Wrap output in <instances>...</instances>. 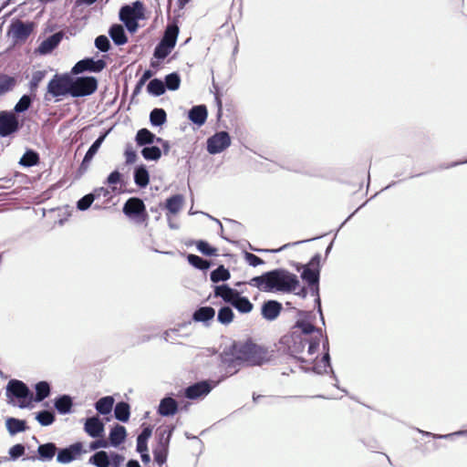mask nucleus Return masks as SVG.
<instances>
[{"label":"nucleus","instance_id":"f257e3e1","mask_svg":"<svg viewBox=\"0 0 467 467\" xmlns=\"http://www.w3.org/2000/svg\"><path fill=\"white\" fill-rule=\"evenodd\" d=\"M221 362L227 369L234 368L230 375L236 374L241 367H260L275 358L274 350L269 351L252 338L233 340L223 348L219 355Z\"/></svg>","mask_w":467,"mask_h":467},{"label":"nucleus","instance_id":"f03ea898","mask_svg":"<svg viewBox=\"0 0 467 467\" xmlns=\"http://www.w3.org/2000/svg\"><path fill=\"white\" fill-rule=\"evenodd\" d=\"M248 285L265 293H294L300 285L298 276L285 268L279 267L252 277Z\"/></svg>","mask_w":467,"mask_h":467},{"label":"nucleus","instance_id":"7ed1b4c3","mask_svg":"<svg viewBox=\"0 0 467 467\" xmlns=\"http://www.w3.org/2000/svg\"><path fill=\"white\" fill-rule=\"evenodd\" d=\"M306 338L303 337L301 334L293 331L290 334L284 335L275 345L276 351L281 356H287L297 360L300 363H307L305 358L298 357L297 354L305 350Z\"/></svg>","mask_w":467,"mask_h":467},{"label":"nucleus","instance_id":"20e7f679","mask_svg":"<svg viewBox=\"0 0 467 467\" xmlns=\"http://www.w3.org/2000/svg\"><path fill=\"white\" fill-rule=\"evenodd\" d=\"M99 80L94 76H78L70 72V97L74 99L90 96L96 92Z\"/></svg>","mask_w":467,"mask_h":467},{"label":"nucleus","instance_id":"39448f33","mask_svg":"<svg viewBox=\"0 0 467 467\" xmlns=\"http://www.w3.org/2000/svg\"><path fill=\"white\" fill-rule=\"evenodd\" d=\"M5 395L10 401L14 399L19 400L17 407L20 409L32 407L33 392L22 380L16 379H10L5 387Z\"/></svg>","mask_w":467,"mask_h":467},{"label":"nucleus","instance_id":"423d86ee","mask_svg":"<svg viewBox=\"0 0 467 467\" xmlns=\"http://www.w3.org/2000/svg\"><path fill=\"white\" fill-rule=\"evenodd\" d=\"M228 375H223L216 381L202 379L196 381L188 387L181 389L178 396H183L190 400H196L205 398L216 386L223 382Z\"/></svg>","mask_w":467,"mask_h":467},{"label":"nucleus","instance_id":"0eeeda50","mask_svg":"<svg viewBox=\"0 0 467 467\" xmlns=\"http://www.w3.org/2000/svg\"><path fill=\"white\" fill-rule=\"evenodd\" d=\"M47 94L59 101V98L70 96V72L56 73L48 81L45 99L47 100Z\"/></svg>","mask_w":467,"mask_h":467},{"label":"nucleus","instance_id":"6e6552de","mask_svg":"<svg viewBox=\"0 0 467 467\" xmlns=\"http://www.w3.org/2000/svg\"><path fill=\"white\" fill-rule=\"evenodd\" d=\"M124 461L125 456L121 453L100 450L89 457L88 463L95 467H121Z\"/></svg>","mask_w":467,"mask_h":467},{"label":"nucleus","instance_id":"1a4fd4ad","mask_svg":"<svg viewBox=\"0 0 467 467\" xmlns=\"http://www.w3.org/2000/svg\"><path fill=\"white\" fill-rule=\"evenodd\" d=\"M122 213L137 223L148 221L149 214L144 202L140 197H130L123 204Z\"/></svg>","mask_w":467,"mask_h":467},{"label":"nucleus","instance_id":"9d476101","mask_svg":"<svg viewBox=\"0 0 467 467\" xmlns=\"http://www.w3.org/2000/svg\"><path fill=\"white\" fill-rule=\"evenodd\" d=\"M36 24L32 21H21L14 18L7 29V35L12 36L15 44L24 43L32 34Z\"/></svg>","mask_w":467,"mask_h":467},{"label":"nucleus","instance_id":"9b49d317","mask_svg":"<svg viewBox=\"0 0 467 467\" xmlns=\"http://www.w3.org/2000/svg\"><path fill=\"white\" fill-rule=\"evenodd\" d=\"M321 254L316 253L309 260V266L301 271L300 278L305 285L320 284Z\"/></svg>","mask_w":467,"mask_h":467},{"label":"nucleus","instance_id":"f8f14e48","mask_svg":"<svg viewBox=\"0 0 467 467\" xmlns=\"http://www.w3.org/2000/svg\"><path fill=\"white\" fill-rule=\"evenodd\" d=\"M107 67L104 58L96 59L93 57H86L78 61L71 68V73L79 75L84 72L100 73Z\"/></svg>","mask_w":467,"mask_h":467},{"label":"nucleus","instance_id":"ddd939ff","mask_svg":"<svg viewBox=\"0 0 467 467\" xmlns=\"http://www.w3.org/2000/svg\"><path fill=\"white\" fill-rule=\"evenodd\" d=\"M231 142V136L227 131H216L207 139L206 150L211 155H216L229 148Z\"/></svg>","mask_w":467,"mask_h":467},{"label":"nucleus","instance_id":"4468645a","mask_svg":"<svg viewBox=\"0 0 467 467\" xmlns=\"http://www.w3.org/2000/svg\"><path fill=\"white\" fill-rule=\"evenodd\" d=\"M87 451L82 441H76L66 447L57 448V462L61 464H67L78 459Z\"/></svg>","mask_w":467,"mask_h":467},{"label":"nucleus","instance_id":"2eb2a0df","mask_svg":"<svg viewBox=\"0 0 467 467\" xmlns=\"http://www.w3.org/2000/svg\"><path fill=\"white\" fill-rule=\"evenodd\" d=\"M21 124L12 111H0V137L5 138L19 131Z\"/></svg>","mask_w":467,"mask_h":467},{"label":"nucleus","instance_id":"dca6fc26","mask_svg":"<svg viewBox=\"0 0 467 467\" xmlns=\"http://www.w3.org/2000/svg\"><path fill=\"white\" fill-rule=\"evenodd\" d=\"M145 7L144 4L136 0L131 4H124L119 10V18L122 23L135 19L144 18Z\"/></svg>","mask_w":467,"mask_h":467},{"label":"nucleus","instance_id":"f3484780","mask_svg":"<svg viewBox=\"0 0 467 467\" xmlns=\"http://www.w3.org/2000/svg\"><path fill=\"white\" fill-rule=\"evenodd\" d=\"M57 452V446L55 442L48 441L45 443H39L36 451L32 455H28L23 458V461H40V462H50L53 460Z\"/></svg>","mask_w":467,"mask_h":467},{"label":"nucleus","instance_id":"a211bd4d","mask_svg":"<svg viewBox=\"0 0 467 467\" xmlns=\"http://www.w3.org/2000/svg\"><path fill=\"white\" fill-rule=\"evenodd\" d=\"M84 431L91 438L98 439L105 433V421L98 415L87 417L82 420Z\"/></svg>","mask_w":467,"mask_h":467},{"label":"nucleus","instance_id":"6ab92c4d","mask_svg":"<svg viewBox=\"0 0 467 467\" xmlns=\"http://www.w3.org/2000/svg\"><path fill=\"white\" fill-rule=\"evenodd\" d=\"M180 411V403L174 399L172 392L165 394L160 400L157 413L161 417H172Z\"/></svg>","mask_w":467,"mask_h":467},{"label":"nucleus","instance_id":"aec40b11","mask_svg":"<svg viewBox=\"0 0 467 467\" xmlns=\"http://www.w3.org/2000/svg\"><path fill=\"white\" fill-rule=\"evenodd\" d=\"M66 33L63 30L57 31L46 37L37 47L36 52L40 55L51 54L63 40Z\"/></svg>","mask_w":467,"mask_h":467},{"label":"nucleus","instance_id":"412c9836","mask_svg":"<svg viewBox=\"0 0 467 467\" xmlns=\"http://www.w3.org/2000/svg\"><path fill=\"white\" fill-rule=\"evenodd\" d=\"M282 310V303L275 299L265 300L261 306V315L263 318L267 321L275 320L279 317Z\"/></svg>","mask_w":467,"mask_h":467},{"label":"nucleus","instance_id":"4be33fe9","mask_svg":"<svg viewBox=\"0 0 467 467\" xmlns=\"http://www.w3.org/2000/svg\"><path fill=\"white\" fill-rule=\"evenodd\" d=\"M127 430L123 425L114 423L109 430V447L119 448L127 439Z\"/></svg>","mask_w":467,"mask_h":467},{"label":"nucleus","instance_id":"5701e85b","mask_svg":"<svg viewBox=\"0 0 467 467\" xmlns=\"http://www.w3.org/2000/svg\"><path fill=\"white\" fill-rule=\"evenodd\" d=\"M53 405L58 414H70L73 412L74 400L69 394H59L53 400Z\"/></svg>","mask_w":467,"mask_h":467},{"label":"nucleus","instance_id":"b1692460","mask_svg":"<svg viewBox=\"0 0 467 467\" xmlns=\"http://www.w3.org/2000/svg\"><path fill=\"white\" fill-rule=\"evenodd\" d=\"M215 317V309L210 306H198L192 315V321L209 327Z\"/></svg>","mask_w":467,"mask_h":467},{"label":"nucleus","instance_id":"393cba45","mask_svg":"<svg viewBox=\"0 0 467 467\" xmlns=\"http://www.w3.org/2000/svg\"><path fill=\"white\" fill-rule=\"evenodd\" d=\"M187 117L189 120L198 128L204 125L208 117V109L206 105L200 104L192 106L189 110Z\"/></svg>","mask_w":467,"mask_h":467},{"label":"nucleus","instance_id":"a878e982","mask_svg":"<svg viewBox=\"0 0 467 467\" xmlns=\"http://www.w3.org/2000/svg\"><path fill=\"white\" fill-rule=\"evenodd\" d=\"M176 429L175 425L160 426L156 430L155 447L169 448L171 437Z\"/></svg>","mask_w":467,"mask_h":467},{"label":"nucleus","instance_id":"bb28decb","mask_svg":"<svg viewBox=\"0 0 467 467\" xmlns=\"http://www.w3.org/2000/svg\"><path fill=\"white\" fill-rule=\"evenodd\" d=\"M184 203V196L181 193L172 194L165 200L162 208L167 211L166 216L174 215L180 213Z\"/></svg>","mask_w":467,"mask_h":467},{"label":"nucleus","instance_id":"cd10ccee","mask_svg":"<svg viewBox=\"0 0 467 467\" xmlns=\"http://www.w3.org/2000/svg\"><path fill=\"white\" fill-rule=\"evenodd\" d=\"M179 33L180 27L178 26V22L176 20L169 22L164 29V32L160 41L163 42L164 44H168L172 47H175Z\"/></svg>","mask_w":467,"mask_h":467},{"label":"nucleus","instance_id":"c85d7f7f","mask_svg":"<svg viewBox=\"0 0 467 467\" xmlns=\"http://www.w3.org/2000/svg\"><path fill=\"white\" fill-rule=\"evenodd\" d=\"M238 293L239 291L237 289L231 287L228 284L215 285L213 286V296L222 298L228 304L238 296Z\"/></svg>","mask_w":467,"mask_h":467},{"label":"nucleus","instance_id":"c756f323","mask_svg":"<svg viewBox=\"0 0 467 467\" xmlns=\"http://www.w3.org/2000/svg\"><path fill=\"white\" fill-rule=\"evenodd\" d=\"M150 172L143 163L136 165L133 169V180L135 184L141 189L146 188L150 183Z\"/></svg>","mask_w":467,"mask_h":467},{"label":"nucleus","instance_id":"7c9ffc66","mask_svg":"<svg viewBox=\"0 0 467 467\" xmlns=\"http://www.w3.org/2000/svg\"><path fill=\"white\" fill-rule=\"evenodd\" d=\"M108 33L113 43L118 47L125 45L129 40L125 28L120 24H112Z\"/></svg>","mask_w":467,"mask_h":467},{"label":"nucleus","instance_id":"2f4dec72","mask_svg":"<svg viewBox=\"0 0 467 467\" xmlns=\"http://www.w3.org/2000/svg\"><path fill=\"white\" fill-rule=\"evenodd\" d=\"M160 137L156 136L152 131L147 128L140 129L135 135V142L139 147H145L157 143Z\"/></svg>","mask_w":467,"mask_h":467},{"label":"nucleus","instance_id":"473e14b6","mask_svg":"<svg viewBox=\"0 0 467 467\" xmlns=\"http://www.w3.org/2000/svg\"><path fill=\"white\" fill-rule=\"evenodd\" d=\"M115 399L113 396H104L99 398L94 404V408L98 414L109 416L113 410Z\"/></svg>","mask_w":467,"mask_h":467},{"label":"nucleus","instance_id":"72a5a7b5","mask_svg":"<svg viewBox=\"0 0 467 467\" xmlns=\"http://www.w3.org/2000/svg\"><path fill=\"white\" fill-rule=\"evenodd\" d=\"M5 428L11 436L24 432L28 429L26 420H21L15 417H7L5 419Z\"/></svg>","mask_w":467,"mask_h":467},{"label":"nucleus","instance_id":"f704fd0d","mask_svg":"<svg viewBox=\"0 0 467 467\" xmlns=\"http://www.w3.org/2000/svg\"><path fill=\"white\" fill-rule=\"evenodd\" d=\"M99 148L94 145L93 143L89 146L87 152L84 155V158L76 172L75 178L79 179L81 178L84 173L88 171L90 162L92 161L93 158L99 151Z\"/></svg>","mask_w":467,"mask_h":467},{"label":"nucleus","instance_id":"c9c22d12","mask_svg":"<svg viewBox=\"0 0 467 467\" xmlns=\"http://www.w3.org/2000/svg\"><path fill=\"white\" fill-rule=\"evenodd\" d=\"M35 396L33 401L41 402L51 395V384L47 380H40L34 385Z\"/></svg>","mask_w":467,"mask_h":467},{"label":"nucleus","instance_id":"e433bc0d","mask_svg":"<svg viewBox=\"0 0 467 467\" xmlns=\"http://www.w3.org/2000/svg\"><path fill=\"white\" fill-rule=\"evenodd\" d=\"M230 305L241 314H248L252 312L254 308V305L249 298L242 296L240 292L238 293V296L233 299Z\"/></svg>","mask_w":467,"mask_h":467},{"label":"nucleus","instance_id":"4c0bfd02","mask_svg":"<svg viewBox=\"0 0 467 467\" xmlns=\"http://www.w3.org/2000/svg\"><path fill=\"white\" fill-rule=\"evenodd\" d=\"M114 418L123 423L130 418V405L126 401H119L113 407Z\"/></svg>","mask_w":467,"mask_h":467},{"label":"nucleus","instance_id":"58836bf2","mask_svg":"<svg viewBox=\"0 0 467 467\" xmlns=\"http://www.w3.org/2000/svg\"><path fill=\"white\" fill-rule=\"evenodd\" d=\"M186 259L190 265L197 270L202 271L203 273H206L211 266L213 265L212 261H208L194 254H187Z\"/></svg>","mask_w":467,"mask_h":467},{"label":"nucleus","instance_id":"ea45409f","mask_svg":"<svg viewBox=\"0 0 467 467\" xmlns=\"http://www.w3.org/2000/svg\"><path fill=\"white\" fill-rule=\"evenodd\" d=\"M293 328H296L300 331L299 334L303 336H310L314 333L319 335V337H323V330L320 327H317L314 324H310L306 322L300 318H297Z\"/></svg>","mask_w":467,"mask_h":467},{"label":"nucleus","instance_id":"a19ab883","mask_svg":"<svg viewBox=\"0 0 467 467\" xmlns=\"http://www.w3.org/2000/svg\"><path fill=\"white\" fill-rule=\"evenodd\" d=\"M39 161V153L36 150L33 149H26L20 158L18 164L25 168H30L37 165Z\"/></svg>","mask_w":467,"mask_h":467},{"label":"nucleus","instance_id":"79ce46f5","mask_svg":"<svg viewBox=\"0 0 467 467\" xmlns=\"http://www.w3.org/2000/svg\"><path fill=\"white\" fill-rule=\"evenodd\" d=\"M146 90L152 97H161L166 92L163 80L159 78H151L147 84Z\"/></svg>","mask_w":467,"mask_h":467},{"label":"nucleus","instance_id":"37998d69","mask_svg":"<svg viewBox=\"0 0 467 467\" xmlns=\"http://www.w3.org/2000/svg\"><path fill=\"white\" fill-rule=\"evenodd\" d=\"M150 123L152 127H162L167 122V113L162 108H154L150 112Z\"/></svg>","mask_w":467,"mask_h":467},{"label":"nucleus","instance_id":"c03bdc74","mask_svg":"<svg viewBox=\"0 0 467 467\" xmlns=\"http://www.w3.org/2000/svg\"><path fill=\"white\" fill-rule=\"evenodd\" d=\"M36 99V94L26 93L21 96L14 107V112L17 114L26 112L32 106Z\"/></svg>","mask_w":467,"mask_h":467},{"label":"nucleus","instance_id":"a18cd8bd","mask_svg":"<svg viewBox=\"0 0 467 467\" xmlns=\"http://www.w3.org/2000/svg\"><path fill=\"white\" fill-rule=\"evenodd\" d=\"M140 154L148 161H157L162 155L161 149L158 145H148L142 147Z\"/></svg>","mask_w":467,"mask_h":467},{"label":"nucleus","instance_id":"49530a36","mask_svg":"<svg viewBox=\"0 0 467 467\" xmlns=\"http://www.w3.org/2000/svg\"><path fill=\"white\" fill-rule=\"evenodd\" d=\"M230 278V271L223 265H219L215 269L212 270L210 273V280L213 284H218L219 282H225Z\"/></svg>","mask_w":467,"mask_h":467},{"label":"nucleus","instance_id":"de8ad7c7","mask_svg":"<svg viewBox=\"0 0 467 467\" xmlns=\"http://www.w3.org/2000/svg\"><path fill=\"white\" fill-rule=\"evenodd\" d=\"M16 84V77L0 72V97L12 91Z\"/></svg>","mask_w":467,"mask_h":467},{"label":"nucleus","instance_id":"09e8293b","mask_svg":"<svg viewBox=\"0 0 467 467\" xmlns=\"http://www.w3.org/2000/svg\"><path fill=\"white\" fill-rule=\"evenodd\" d=\"M194 244L198 252L202 254L209 257H216L218 256V249L213 246L208 241L200 239L194 241Z\"/></svg>","mask_w":467,"mask_h":467},{"label":"nucleus","instance_id":"8fccbe9b","mask_svg":"<svg viewBox=\"0 0 467 467\" xmlns=\"http://www.w3.org/2000/svg\"><path fill=\"white\" fill-rule=\"evenodd\" d=\"M164 88L170 91H176L180 88L182 78L181 75L177 71L167 74L163 79Z\"/></svg>","mask_w":467,"mask_h":467},{"label":"nucleus","instance_id":"3c124183","mask_svg":"<svg viewBox=\"0 0 467 467\" xmlns=\"http://www.w3.org/2000/svg\"><path fill=\"white\" fill-rule=\"evenodd\" d=\"M35 420L42 426L52 425L56 420V414L51 410H42L35 414Z\"/></svg>","mask_w":467,"mask_h":467},{"label":"nucleus","instance_id":"603ef678","mask_svg":"<svg viewBox=\"0 0 467 467\" xmlns=\"http://www.w3.org/2000/svg\"><path fill=\"white\" fill-rule=\"evenodd\" d=\"M155 72L151 69H145L137 81L131 94V101L141 92L142 88L145 86L147 81H150Z\"/></svg>","mask_w":467,"mask_h":467},{"label":"nucleus","instance_id":"864d4df0","mask_svg":"<svg viewBox=\"0 0 467 467\" xmlns=\"http://www.w3.org/2000/svg\"><path fill=\"white\" fill-rule=\"evenodd\" d=\"M311 363L313 366L311 367H303L301 366L300 368L306 372H313L317 375H325L328 373V368L331 367V364L329 366H327L325 363L321 362V359L317 361V358H314Z\"/></svg>","mask_w":467,"mask_h":467},{"label":"nucleus","instance_id":"5fc2aeb1","mask_svg":"<svg viewBox=\"0 0 467 467\" xmlns=\"http://www.w3.org/2000/svg\"><path fill=\"white\" fill-rule=\"evenodd\" d=\"M234 313L232 306H223L219 308L217 313V321L224 326H228L234 320Z\"/></svg>","mask_w":467,"mask_h":467},{"label":"nucleus","instance_id":"6e6d98bb","mask_svg":"<svg viewBox=\"0 0 467 467\" xmlns=\"http://www.w3.org/2000/svg\"><path fill=\"white\" fill-rule=\"evenodd\" d=\"M173 48L171 46L159 41L153 50V58L158 61H163L171 53Z\"/></svg>","mask_w":467,"mask_h":467},{"label":"nucleus","instance_id":"4d7b16f0","mask_svg":"<svg viewBox=\"0 0 467 467\" xmlns=\"http://www.w3.org/2000/svg\"><path fill=\"white\" fill-rule=\"evenodd\" d=\"M323 235H319V236H316V237H313V238H308V239H306V240H301V241H296V242H293V243H287L284 245H282L281 247L277 248V249H260L258 248L257 250H255V252L257 253H273V254H275V253H279L281 251H284L289 247H292V246H296V245H299L301 244H305V243H308V242H311V241H315V240H317V239H320L322 238Z\"/></svg>","mask_w":467,"mask_h":467},{"label":"nucleus","instance_id":"13d9d810","mask_svg":"<svg viewBox=\"0 0 467 467\" xmlns=\"http://www.w3.org/2000/svg\"><path fill=\"white\" fill-rule=\"evenodd\" d=\"M47 75L46 70H36L33 72L32 78L28 83V88L31 94H35L37 90L39 84L42 82V80L45 78Z\"/></svg>","mask_w":467,"mask_h":467},{"label":"nucleus","instance_id":"bf43d9fd","mask_svg":"<svg viewBox=\"0 0 467 467\" xmlns=\"http://www.w3.org/2000/svg\"><path fill=\"white\" fill-rule=\"evenodd\" d=\"M152 453L154 462L161 466L167 462L169 448L153 447Z\"/></svg>","mask_w":467,"mask_h":467},{"label":"nucleus","instance_id":"052dcab7","mask_svg":"<svg viewBox=\"0 0 467 467\" xmlns=\"http://www.w3.org/2000/svg\"><path fill=\"white\" fill-rule=\"evenodd\" d=\"M26 445L24 443H16L9 448L8 459L9 461H17L19 458L25 455Z\"/></svg>","mask_w":467,"mask_h":467},{"label":"nucleus","instance_id":"680f3d73","mask_svg":"<svg viewBox=\"0 0 467 467\" xmlns=\"http://www.w3.org/2000/svg\"><path fill=\"white\" fill-rule=\"evenodd\" d=\"M94 45H95V47L102 53H107L111 48L110 41H109V37L105 35L98 36L95 38Z\"/></svg>","mask_w":467,"mask_h":467},{"label":"nucleus","instance_id":"e2e57ef3","mask_svg":"<svg viewBox=\"0 0 467 467\" xmlns=\"http://www.w3.org/2000/svg\"><path fill=\"white\" fill-rule=\"evenodd\" d=\"M96 200L94 199V196L89 193L88 194H85L84 196H82L78 202H77V204H76V207L78 211H81V212H85L87 211L88 208H90L93 204V202H95Z\"/></svg>","mask_w":467,"mask_h":467},{"label":"nucleus","instance_id":"0e129e2a","mask_svg":"<svg viewBox=\"0 0 467 467\" xmlns=\"http://www.w3.org/2000/svg\"><path fill=\"white\" fill-rule=\"evenodd\" d=\"M122 177L123 175L119 172L118 169L112 171L107 177L104 183L108 184L111 187L112 191L115 190V185L119 183L122 184Z\"/></svg>","mask_w":467,"mask_h":467},{"label":"nucleus","instance_id":"69168bd1","mask_svg":"<svg viewBox=\"0 0 467 467\" xmlns=\"http://www.w3.org/2000/svg\"><path fill=\"white\" fill-rule=\"evenodd\" d=\"M125 163L127 165L133 164L138 160L137 151L133 149L130 143H127L124 150Z\"/></svg>","mask_w":467,"mask_h":467},{"label":"nucleus","instance_id":"338daca9","mask_svg":"<svg viewBox=\"0 0 467 467\" xmlns=\"http://www.w3.org/2000/svg\"><path fill=\"white\" fill-rule=\"evenodd\" d=\"M323 342H322V358L321 362L325 363L327 366L330 365L331 356H330V349H329V340L327 336H323Z\"/></svg>","mask_w":467,"mask_h":467},{"label":"nucleus","instance_id":"774afa93","mask_svg":"<svg viewBox=\"0 0 467 467\" xmlns=\"http://www.w3.org/2000/svg\"><path fill=\"white\" fill-rule=\"evenodd\" d=\"M244 257L246 263L253 267H256L265 264V261L261 257L246 251L244 252Z\"/></svg>","mask_w":467,"mask_h":467}]
</instances>
